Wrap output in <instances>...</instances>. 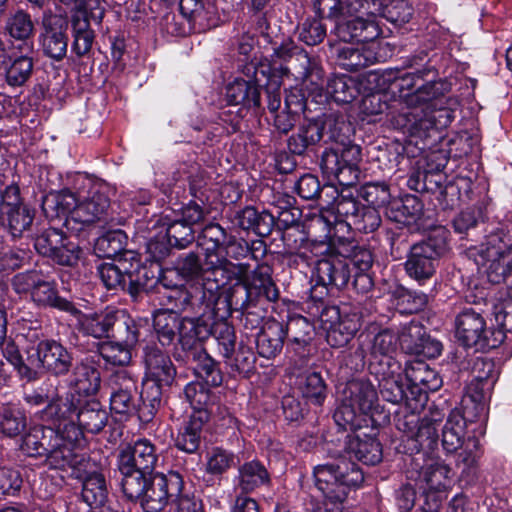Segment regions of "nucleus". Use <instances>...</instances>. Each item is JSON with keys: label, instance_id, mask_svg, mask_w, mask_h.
Here are the masks:
<instances>
[{"label": "nucleus", "instance_id": "nucleus-8", "mask_svg": "<svg viewBox=\"0 0 512 512\" xmlns=\"http://www.w3.org/2000/svg\"><path fill=\"white\" fill-rule=\"evenodd\" d=\"M23 401L31 408L42 407L36 412L38 423L30 425L29 430L19 444V451L23 456L34 450L49 439V432L55 430L61 418L72 407L64 394L55 389L51 391L48 385H40L23 392Z\"/></svg>", "mask_w": 512, "mask_h": 512}, {"label": "nucleus", "instance_id": "nucleus-40", "mask_svg": "<svg viewBox=\"0 0 512 512\" xmlns=\"http://www.w3.org/2000/svg\"><path fill=\"white\" fill-rule=\"evenodd\" d=\"M120 476L123 496L131 503L138 504L146 512V504L155 471L134 468L122 462H116Z\"/></svg>", "mask_w": 512, "mask_h": 512}, {"label": "nucleus", "instance_id": "nucleus-44", "mask_svg": "<svg viewBox=\"0 0 512 512\" xmlns=\"http://www.w3.org/2000/svg\"><path fill=\"white\" fill-rule=\"evenodd\" d=\"M406 372V380L410 381V401H413V409H423L429 392H435L442 386V378L423 361L416 362Z\"/></svg>", "mask_w": 512, "mask_h": 512}, {"label": "nucleus", "instance_id": "nucleus-48", "mask_svg": "<svg viewBox=\"0 0 512 512\" xmlns=\"http://www.w3.org/2000/svg\"><path fill=\"white\" fill-rule=\"evenodd\" d=\"M148 332L150 321L147 317H134L126 309H118L111 338L136 348Z\"/></svg>", "mask_w": 512, "mask_h": 512}, {"label": "nucleus", "instance_id": "nucleus-3", "mask_svg": "<svg viewBox=\"0 0 512 512\" xmlns=\"http://www.w3.org/2000/svg\"><path fill=\"white\" fill-rule=\"evenodd\" d=\"M127 246L128 235L124 230H107L94 240L93 253L99 259L114 260L96 265L97 275L106 290L128 295L136 303L143 299L154 272L143 263L138 252Z\"/></svg>", "mask_w": 512, "mask_h": 512}, {"label": "nucleus", "instance_id": "nucleus-36", "mask_svg": "<svg viewBox=\"0 0 512 512\" xmlns=\"http://www.w3.org/2000/svg\"><path fill=\"white\" fill-rule=\"evenodd\" d=\"M443 97L439 96L434 100L424 102L428 111L424 113L423 117H420L418 128H415L416 131L424 132L423 146L426 149H431L442 143L445 137V129L455 119V110L442 105Z\"/></svg>", "mask_w": 512, "mask_h": 512}, {"label": "nucleus", "instance_id": "nucleus-20", "mask_svg": "<svg viewBox=\"0 0 512 512\" xmlns=\"http://www.w3.org/2000/svg\"><path fill=\"white\" fill-rule=\"evenodd\" d=\"M388 89L408 106L417 107L424 102L444 96L451 90L447 79L431 81L415 71L397 72L388 78Z\"/></svg>", "mask_w": 512, "mask_h": 512}, {"label": "nucleus", "instance_id": "nucleus-33", "mask_svg": "<svg viewBox=\"0 0 512 512\" xmlns=\"http://www.w3.org/2000/svg\"><path fill=\"white\" fill-rule=\"evenodd\" d=\"M476 179V174L469 170L460 171L450 179L446 178L444 185L433 194L435 207L442 211H452L461 203L474 200L477 191L482 189L475 185Z\"/></svg>", "mask_w": 512, "mask_h": 512}, {"label": "nucleus", "instance_id": "nucleus-13", "mask_svg": "<svg viewBox=\"0 0 512 512\" xmlns=\"http://www.w3.org/2000/svg\"><path fill=\"white\" fill-rule=\"evenodd\" d=\"M454 338L458 346L475 352H489L503 343V333L485 312L473 306H463L455 313Z\"/></svg>", "mask_w": 512, "mask_h": 512}, {"label": "nucleus", "instance_id": "nucleus-9", "mask_svg": "<svg viewBox=\"0 0 512 512\" xmlns=\"http://www.w3.org/2000/svg\"><path fill=\"white\" fill-rule=\"evenodd\" d=\"M57 433L50 434L49 439L25 457L48 465L52 469L71 470L70 476L82 482L103 471L100 458L93 457L86 452L76 451L80 445H71L64 438L57 437Z\"/></svg>", "mask_w": 512, "mask_h": 512}, {"label": "nucleus", "instance_id": "nucleus-45", "mask_svg": "<svg viewBox=\"0 0 512 512\" xmlns=\"http://www.w3.org/2000/svg\"><path fill=\"white\" fill-rule=\"evenodd\" d=\"M234 490L241 495H249L263 487L272 485V475L264 461L253 458L238 464L233 477Z\"/></svg>", "mask_w": 512, "mask_h": 512}, {"label": "nucleus", "instance_id": "nucleus-41", "mask_svg": "<svg viewBox=\"0 0 512 512\" xmlns=\"http://www.w3.org/2000/svg\"><path fill=\"white\" fill-rule=\"evenodd\" d=\"M71 178L72 173H68L63 179L62 188L58 192H51L42 197L41 208L46 218L63 220L66 223L68 218L71 217L74 221L80 223L81 216L77 213L80 204L77 194L70 189L69 182Z\"/></svg>", "mask_w": 512, "mask_h": 512}, {"label": "nucleus", "instance_id": "nucleus-12", "mask_svg": "<svg viewBox=\"0 0 512 512\" xmlns=\"http://www.w3.org/2000/svg\"><path fill=\"white\" fill-rule=\"evenodd\" d=\"M308 312L318 317L326 329V341L332 348H343L360 330L362 314L349 304L330 305L327 298L317 299L309 293Z\"/></svg>", "mask_w": 512, "mask_h": 512}, {"label": "nucleus", "instance_id": "nucleus-61", "mask_svg": "<svg viewBox=\"0 0 512 512\" xmlns=\"http://www.w3.org/2000/svg\"><path fill=\"white\" fill-rule=\"evenodd\" d=\"M359 95L358 83L346 74H333L328 78L325 89L321 88L317 96L324 97L336 104H350Z\"/></svg>", "mask_w": 512, "mask_h": 512}, {"label": "nucleus", "instance_id": "nucleus-64", "mask_svg": "<svg viewBox=\"0 0 512 512\" xmlns=\"http://www.w3.org/2000/svg\"><path fill=\"white\" fill-rule=\"evenodd\" d=\"M171 264L177 278L185 283H198L206 274L205 264L198 250L179 253Z\"/></svg>", "mask_w": 512, "mask_h": 512}, {"label": "nucleus", "instance_id": "nucleus-35", "mask_svg": "<svg viewBox=\"0 0 512 512\" xmlns=\"http://www.w3.org/2000/svg\"><path fill=\"white\" fill-rule=\"evenodd\" d=\"M439 424L430 419L422 418V421L414 435L402 438L397 446L399 453L411 457V463L415 461L425 462L426 458L435 457L439 446Z\"/></svg>", "mask_w": 512, "mask_h": 512}, {"label": "nucleus", "instance_id": "nucleus-58", "mask_svg": "<svg viewBox=\"0 0 512 512\" xmlns=\"http://www.w3.org/2000/svg\"><path fill=\"white\" fill-rule=\"evenodd\" d=\"M287 305L285 319H282V326L286 340L314 341L316 328L314 321L296 312L298 303L291 300H283Z\"/></svg>", "mask_w": 512, "mask_h": 512}, {"label": "nucleus", "instance_id": "nucleus-7", "mask_svg": "<svg viewBox=\"0 0 512 512\" xmlns=\"http://www.w3.org/2000/svg\"><path fill=\"white\" fill-rule=\"evenodd\" d=\"M405 251L403 270L408 278L424 286L436 275L441 262L451 252V233L443 225H436L422 233Z\"/></svg>", "mask_w": 512, "mask_h": 512}, {"label": "nucleus", "instance_id": "nucleus-38", "mask_svg": "<svg viewBox=\"0 0 512 512\" xmlns=\"http://www.w3.org/2000/svg\"><path fill=\"white\" fill-rule=\"evenodd\" d=\"M212 329V320L182 314L179 347L172 352L173 359L206 349L205 343L210 339Z\"/></svg>", "mask_w": 512, "mask_h": 512}, {"label": "nucleus", "instance_id": "nucleus-24", "mask_svg": "<svg viewBox=\"0 0 512 512\" xmlns=\"http://www.w3.org/2000/svg\"><path fill=\"white\" fill-rule=\"evenodd\" d=\"M260 37L266 44L271 46L272 53L269 56L261 57L254 65L259 69L261 76H277L278 78H289L292 75L289 63L299 54L301 48L295 41L284 34L273 36V30L260 28Z\"/></svg>", "mask_w": 512, "mask_h": 512}, {"label": "nucleus", "instance_id": "nucleus-62", "mask_svg": "<svg viewBox=\"0 0 512 512\" xmlns=\"http://www.w3.org/2000/svg\"><path fill=\"white\" fill-rule=\"evenodd\" d=\"M157 224L177 251L186 250L196 242V229L183 223L172 214L163 213Z\"/></svg>", "mask_w": 512, "mask_h": 512}, {"label": "nucleus", "instance_id": "nucleus-16", "mask_svg": "<svg viewBox=\"0 0 512 512\" xmlns=\"http://www.w3.org/2000/svg\"><path fill=\"white\" fill-rule=\"evenodd\" d=\"M173 179L175 183L168 196L171 214L190 227L198 229L211 213L207 183L203 178L189 175L187 191L185 186L179 184V178Z\"/></svg>", "mask_w": 512, "mask_h": 512}, {"label": "nucleus", "instance_id": "nucleus-53", "mask_svg": "<svg viewBox=\"0 0 512 512\" xmlns=\"http://www.w3.org/2000/svg\"><path fill=\"white\" fill-rule=\"evenodd\" d=\"M136 392L137 386L135 383L119 386L114 389L109 398L110 411L115 415H120L121 419L125 418L126 420L133 415H137L141 424L148 425L154 419L145 421L141 418L143 400L140 397L138 401L135 399Z\"/></svg>", "mask_w": 512, "mask_h": 512}, {"label": "nucleus", "instance_id": "nucleus-55", "mask_svg": "<svg viewBox=\"0 0 512 512\" xmlns=\"http://www.w3.org/2000/svg\"><path fill=\"white\" fill-rule=\"evenodd\" d=\"M459 371H470L477 381H485L489 386H495L500 372L493 359L483 356H470L462 352H456L452 359Z\"/></svg>", "mask_w": 512, "mask_h": 512}, {"label": "nucleus", "instance_id": "nucleus-60", "mask_svg": "<svg viewBox=\"0 0 512 512\" xmlns=\"http://www.w3.org/2000/svg\"><path fill=\"white\" fill-rule=\"evenodd\" d=\"M338 247L350 272H368L373 268L375 254L370 244L345 239L339 241Z\"/></svg>", "mask_w": 512, "mask_h": 512}, {"label": "nucleus", "instance_id": "nucleus-31", "mask_svg": "<svg viewBox=\"0 0 512 512\" xmlns=\"http://www.w3.org/2000/svg\"><path fill=\"white\" fill-rule=\"evenodd\" d=\"M385 216L410 232L423 233L435 226L425 212L423 200L415 194L403 193L395 197Z\"/></svg>", "mask_w": 512, "mask_h": 512}, {"label": "nucleus", "instance_id": "nucleus-6", "mask_svg": "<svg viewBox=\"0 0 512 512\" xmlns=\"http://www.w3.org/2000/svg\"><path fill=\"white\" fill-rule=\"evenodd\" d=\"M391 412L379 403L374 384L364 377H353L346 381L342 397L333 412L336 426H353L355 423L388 425Z\"/></svg>", "mask_w": 512, "mask_h": 512}, {"label": "nucleus", "instance_id": "nucleus-10", "mask_svg": "<svg viewBox=\"0 0 512 512\" xmlns=\"http://www.w3.org/2000/svg\"><path fill=\"white\" fill-rule=\"evenodd\" d=\"M311 245V253L316 260L311 268L309 293L320 300L328 298L334 289L347 288L350 284L351 272L338 245L324 241L313 242Z\"/></svg>", "mask_w": 512, "mask_h": 512}, {"label": "nucleus", "instance_id": "nucleus-1", "mask_svg": "<svg viewBox=\"0 0 512 512\" xmlns=\"http://www.w3.org/2000/svg\"><path fill=\"white\" fill-rule=\"evenodd\" d=\"M355 128L340 111L305 116L287 139L290 154L303 157L319 143L326 144L320 156V170L329 181L351 186L358 180L362 148L354 143Z\"/></svg>", "mask_w": 512, "mask_h": 512}, {"label": "nucleus", "instance_id": "nucleus-11", "mask_svg": "<svg viewBox=\"0 0 512 512\" xmlns=\"http://www.w3.org/2000/svg\"><path fill=\"white\" fill-rule=\"evenodd\" d=\"M191 371L194 380L188 382L183 394L189 404L215 406L216 395L212 388L220 387L224 381L221 364L214 359L207 349L188 354L174 360Z\"/></svg>", "mask_w": 512, "mask_h": 512}, {"label": "nucleus", "instance_id": "nucleus-43", "mask_svg": "<svg viewBox=\"0 0 512 512\" xmlns=\"http://www.w3.org/2000/svg\"><path fill=\"white\" fill-rule=\"evenodd\" d=\"M226 216L234 227L247 234L253 233L260 238H266L274 231V215L266 209L260 210L253 205H246L229 209Z\"/></svg>", "mask_w": 512, "mask_h": 512}, {"label": "nucleus", "instance_id": "nucleus-54", "mask_svg": "<svg viewBox=\"0 0 512 512\" xmlns=\"http://www.w3.org/2000/svg\"><path fill=\"white\" fill-rule=\"evenodd\" d=\"M476 203L458 213L452 220V227L457 234L468 235L470 230L485 223L488 219V206L492 199L487 191L482 188L477 191Z\"/></svg>", "mask_w": 512, "mask_h": 512}, {"label": "nucleus", "instance_id": "nucleus-23", "mask_svg": "<svg viewBox=\"0 0 512 512\" xmlns=\"http://www.w3.org/2000/svg\"><path fill=\"white\" fill-rule=\"evenodd\" d=\"M242 73L247 77H236L225 87V98L227 103L237 109H243L247 115L252 111L254 115L264 112L262 105V86L264 77L260 75L259 69L251 61L242 68Z\"/></svg>", "mask_w": 512, "mask_h": 512}, {"label": "nucleus", "instance_id": "nucleus-25", "mask_svg": "<svg viewBox=\"0 0 512 512\" xmlns=\"http://www.w3.org/2000/svg\"><path fill=\"white\" fill-rule=\"evenodd\" d=\"M2 212L1 231L13 239L23 237L26 231L31 230L36 210L25 202L18 184L11 183L2 188Z\"/></svg>", "mask_w": 512, "mask_h": 512}, {"label": "nucleus", "instance_id": "nucleus-42", "mask_svg": "<svg viewBox=\"0 0 512 512\" xmlns=\"http://www.w3.org/2000/svg\"><path fill=\"white\" fill-rule=\"evenodd\" d=\"M331 62L348 72H357L379 62L380 56L371 46L340 42L330 46Z\"/></svg>", "mask_w": 512, "mask_h": 512}, {"label": "nucleus", "instance_id": "nucleus-30", "mask_svg": "<svg viewBox=\"0 0 512 512\" xmlns=\"http://www.w3.org/2000/svg\"><path fill=\"white\" fill-rule=\"evenodd\" d=\"M190 488L187 487L185 475L178 470L166 472L155 471L148 494L146 512H162L172 506Z\"/></svg>", "mask_w": 512, "mask_h": 512}, {"label": "nucleus", "instance_id": "nucleus-2", "mask_svg": "<svg viewBox=\"0 0 512 512\" xmlns=\"http://www.w3.org/2000/svg\"><path fill=\"white\" fill-rule=\"evenodd\" d=\"M493 388L485 381L472 379L459 406L450 411L442 428V447L447 454L453 455L458 480L465 488L477 482L479 462L484 453L480 440L475 435H468V426L484 416L486 397Z\"/></svg>", "mask_w": 512, "mask_h": 512}, {"label": "nucleus", "instance_id": "nucleus-51", "mask_svg": "<svg viewBox=\"0 0 512 512\" xmlns=\"http://www.w3.org/2000/svg\"><path fill=\"white\" fill-rule=\"evenodd\" d=\"M327 375V372L324 374L316 370H305L299 374L296 385L300 396L309 404L322 407L330 393Z\"/></svg>", "mask_w": 512, "mask_h": 512}, {"label": "nucleus", "instance_id": "nucleus-46", "mask_svg": "<svg viewBox=\"0 0 512 512\" xmlns=\"http://www.w3.org/2000/svg\"><path fill=\"white\" fill-rule=\"evenodd\" d=\"M380 34L381 30L375 20L359 16L348 19L344 17L335 24V35L344 43L365 45L371 42L374 45V40Z\"/></svg>", "mask_w": 512, "mask_h": 512}, {"label": "nucleus", "instance_id": "nucleus-21", "mask_svg": "<svg viewBox=\"0 0 512 512\" xmlns=\"http://www.w3.org/2000/svg\"><path fill=\"white\" fill-rule=\"evenodd\" d=\"M357 423L337 426L339 431L346 432L344 451L349 460L354 458L367 466H375L383 459V444L379 439L380 429L386 425L376 423Z\"/></svg>", "mask_w": 512, "mask_h": 512}, {"label": "nucleus", "instance_id": "nucleus-18", "mask_svg": "<svg viewBox=\"0 0 512 512\" xmlns=\"http://www.w3.org/2000/svg\"><path fill=\"white\" fill-rule=\"evenodd\" d=\"M231 306L218 283H214V287H208L204 282L182 286L176 302L181 314L209 320L231 317Z\"/></svg>", "mask_w": 512, "mask_h": 512}, {"label": "nucleus", "instance_id": "nucleus-49", "mask_svg": "<svg viewBox=\"0 0 512 512\" xmlns=\"http://www.w3.org/2000/svg\"><path fill=\"white\" fill-rule=\"evenodd\" d=\"M285 341L286 337L282 321L270 316L267 318L262 329L256 333V352L262 358L273 360L281 354Z\"/></svg>", "mask_w": 512, "mask_h": 512}, {"label": "nucleus", "instance_id": "nucleus-50", "mask_svg": "<svg viewBox=\"0 0 512 512\" xmlns=\"http://www.w3.org/2000/svg\"><path fill=\"white\" fill-rule=\"evenodd\" d=\"M179 310L159 308L152 312V328L161 349L166 350L175 343L178 344L181 325Z\"/></svg>", "mask_w": 512, "mask_h": 512}, {"label": "nucleus", "instance_id": "nucleus-27", "mask_svg": "<svg viewBox=\"0 0 512 512\" xmlns=\"http://www.w3.org/2000/svg\"><path fill=\"white\" fill-rule=\"evenodd\" d=\"M69 27L71 22L67 15L53 13L51 10L43 13L38 43L45 57L57 62L67 57Z\"/></svg>", "mask_w": 512, "mask_h": 512}, {"label": "nucleus", "instance_id": "nucleus-14", "mask_svg": "<svg viewBox=\"0 0 512 512\" xmlns=\"http://www.w3.org/2000/svg\"><path fill=\"white\" fill-rule=\"evenodd\" d=\"M74 408L61 415L57 428L49 432L57 433L71 445H80L85 434L97 435L103 431L109 420V413L95 397L78 398Z\"/></svg>", "mask_w": 512, "mask_h": 512}, {"label": "nucleus", "instance_id": "nucleus-39", "mask_svg": "<svg viewBox=\"0 0 512 512\" xmlns=\"http://www.w3.org/2000/svg\"><path fill=\"white\" fill-rule=\"evenodd\" d=\"M422 151L417 144L394 139L375 147L372 160L382 171H401L407 169Z\"/></svg>", "mask_w": 512, "mask_h": 512}, {"label": "nucleus", "instance_id": "nucleus-63", "mask_svg": "<svg viewBox=\"0 0 512 512\" xmlns=\"http://www.w3.org/2000/svg\"><path fill=\"white\" fill-rule=\"evenodd\" d=\"M277 417L292 428L303 426L311 413L310 404L300 395H283L276 408Z\"/></svg>", "mask_w": 512, "mask_h": 512}, {"label": "nucleus", "instance_id": "nucleus-52", "mask_svg": "<svg viewBox=\"0 0 512 512\" xmlns=\"http://www.w3.org/2000/svg\"><path fill=\"white\" fill-rule=\"evenodd\" d=\"M412 468L419 473L425 483V487L447 492L451 486V478L454 474L452 468L435 457L426 458L425 462L415 461Z\"/></svg>", "mask_w": 512, "mask_h": 512}, {"label": "nucleus", "instance_id": "nucleus-47", "mask_svg": "<svg viewBox=\"0 0 512 512\" xmlns=\"http://www.w3.org/2000/svg\"><path fill=\"white\" fill-rule=\"evenodd\" d=\"M158 460L159 455L156 445L146 438H138L127 443L119 449L116 456V462L149 471H156Z\"/></svg>", "mask_w": 512, "mask_h": 512}, {"label": "nucleus", "instance_id": "nucleus-17", "mask_svg": "<svg viewBox=\"0 0 512 512\" xmlns=\"http://www.w3.org/2000/svg\"><path fill=\"white\" fill-rule=\"evenodd\" d=\"M27 361L40 373L56 378L68 376L73 370L74 352L60 338L33 332L27 335Z\"/></svg>", "mask_w": 512, "mask_h": 512}, {"label": "nucleus", "instance_id": "nucleus-28", "mask_svg": "<svg viewBox=\"0 0 512 512\" xmlns=\"http://www.w3.org/2000/svg\"><path fill=\"white\" fill-rule=\"evenodd\" d=\"M191 413L177 426L173 446L185 454H198L206 426L213 415V406L190 404Z\"/></svg>", "mask_w": 512, "mask_h": 512}, {"label": "nucleus", "instance_id": "nucleus-56", "mask_svg": "<svg viewBox=\"0 0 512 512\" xmlns=\"http://www.w3.org/2000/svg\"><path fill=\"white\" fill-rule=\"evenodd\" d=\"M0 350L3 359L12 367L20 381L33 383L41 378V373L24 358L22 349L15 339L5 337L0 341Z\"/></svg>", "mask_w": 512, "mask_h": 512}, {"label": "nucleus", "instance_id": "nucleus-34", "mask_svg": "<svg viewBox=\"0 0 512 512\" xmlns=\"http://www.w3.org/2000/svg\"><path fill=\"white\" fill-rule=\"evenodd\" d=\"M400 349L407 355L436 359L443 352V343L425 325L413 319L400 328Z\"/></svg>", "mask_w": 512, "mask_h": 512}, {"label": "nucleus", "instance_id": "nucleus-15", "mask_svg": "<svg viewBox=\"0 0 512 512\" xmlns=\"http://www.w3.org/2000/svg\"><path fill=\"white\" fill-rule=\"evenodd\" d=\"M13 290L19 295H29L33 304L43 310H57L70 314L75 303L62 296L56 278L42 269H28L11 279Z\"/></svg>", "mask_w": 512, "mask_h": 512}, {"label": "nucleus", "instance_id": "nucleus-26", "mask_svg": "<svg viewBox=\"0 0 512 512\" xmlns=\"http://www.w3.org/2000/svg\"><path fill=\"white\" fill-rule=\"evenodd\" d=\"M467 257L475 262L479 272L486 274L488 282L500 284L512 276L511 252L505 246H496L487 241L478 246L469 247Z\"/></svg>", "mask_w": 512, "mask_h": 512}, {"label": "nucleus", "instance_id": "nucleus-5", "mask_svg": "<svg viewBox=\"0 0 512 512\" xmlns=\"http://www.w3.org/2000/svg\"><path fill=\"white\" fill-rule=\"evenodd\" d=\"M173 356L161 349L156 342H147L142 348L140 398L143 400L141 418L155 419L163 403L164 391L176 384L178 369Z\"/></svg>", "mask_w": 512, "mask_h": 512}, {"label": "nucleus", "instance_id": "nucleus-59", "mask_svg": "<svg viewBox=\"0 0 512 512\" xmlns=\"http://www.w3.org/2000/svg\"><path fill=\"white\" fill-rule=\"evenodd\" d=\"M391 307L400 315H412L424 310L428 295L423 291L410 289L397 284L388 292Z\"/></svg>", "mask_w": 512, "mask_h": 512}, {"label": "nucleus", "instance_id": "nucleus-4", "mask_svg": "<svg viewBox=\"0 0 512 512\" xmlns=\"http://www.w3.org/2000/svg\"><path fill=\"white\" fill-rule=\"evenodd\" d=\"M312 476L322 500L307 494L303 498L306 512H343L350 493L361 488L365 480L362 468L346 458L314 466Z\"/></svg>", "mask_w": 512, "mask_h": 512}, {"label": "nucleus", "instance_id": "nucleus-37", "mask_svg": "<svg viewBox=\"0 0 512 512\" xmlns=\"http://www.w3.org/2000/svg\"><path fill=\"white\" fill-rule=\"evenodd\" d=\"M118 309L106 307L86 313L75 304L69 315L75 319L74 330L80 335L103 341L112 336Z\"/></svg>", "mask_w": 512, "mask_h": 512}, {"label": "nucleus", "instance_id": "nucleus-57", "mask_svg": "<svg viewBox=\"0 0 512 512\" xmlns=\"http://www.w3.org/2000/svg\"><path fill=\"white\" fill-rule=\"evenodd\" d=\"M230 233L220 223L207 220L196 229V248L203 251L205 259L215 257L223 250Z\"/></svg>", "mask_w": 512, "mask_h": 512}, {"label": "nucleus", "instance_id": "nucleus-22", "mask_svg": "<svg viewBox=\"0 0 512 512\" xmlns=\"http://www.w3.org/2000/svg\"><path fill=\"white\" fill-rule=\"evenodd\" d=\"M245 116L243 109H237L227 103L207 120L192 121L190 127L197 133L195 140L198 144L213 147L224 138L242 132Z\"/></svg>", "mask_w": 512, "mask_h": 512}, {"label": "nucleus", "instance_id": "nucleus-32", "mask_svg": "<svg viewBox=\"0 0 512 512\" xmlns=\"http://www.w3.org/2000/svg\"><path fill=\"white\" fill-rule=\"evenodd\" d=\"M280 297V290L273 279V269L268 264H257L247 281L242 294L236 296L233 305L245 307L247 305H264L276 302Z\"/></svg>", "mask_w": 512, "mask_h": 512}, {"label": "nucleus", "instance_id": "nucleus-29", "mask_svg": "<svg viewBox=\"0 0 512 512\" xmlns=\"http://www.w3.org/2000/svg\"><path fill=\"white\" fill-rule=\"evenodd\" d=\"M69 390L64 393L74 408L78 398L95 397L101 388L100 360L96 355H86L74 361L69 373Z\"/></svg>", "mask_w": 512, "mask_h": 512}, {"label": "nucleus", "instance_id": "nucleus-19", "mask_svg": "<svg viewBox=\"0 0 512 512\" xmlns=\"http://www.w3.org/2000/svg\"><path fill=\"white\" fill-rule=\"evenodd\" d=\"M70 189L78 196L80 223L89 225L107 221L111 210L110 188L107 183L89 177L86 173L73 172Z\"/></svg>", "mask_w": 512, "mask_h": 512}]
</instances>
